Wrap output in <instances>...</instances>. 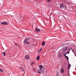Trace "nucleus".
Masks as SVG:
<instances>
[{"label": "nucleus", "mask_w": 76, "mask_h": 76, "mask_svg": "<svg viewBox=\"0 0 76 76\" xmlns=\"http://www.w3.org/2000/svg\"><path fill=\"white\" fill-rule=\"evenodd\" d=\"M15 45L16 46H17V47H19V45L18 43H15Z\"/></svg>", "instance_id": "obj_15"}, {"label": "nucleus", "mask_w": 76, "mask_h": 76, "mask_svg": "<svg viewBox=\"0 0 76 76\" xmlns=\"http://www.w3.org/2000/svg\"><path fill=\"white\" fill-rule=\"evenodd\" d=\"M39 67L40 69V70H42V68H43V66L42 65H39Z\"/></svg>", "instance_id": "obj_7"}, {"label": "nucleus", "mask_w": 76, "mask_h": 76, "mask_svg": "<svg viewBox=\"0 0 76 76\" xmlns=\"http://www.w3.org/2000/svg\"><path fill=\"white\" fill-rule=\"evenodd\" d=\"M8 24V23L7 22H4V25H7Z\"/></svg>", "instance_id": "obj_13"}, {"label": "nucleus", "mask_w": 76, "mask_h": 76, "mask_svg": "<svg viewBox=\"0 0 76 76\" xmlns=\"http://www.w3.org/2000/svg\"><path fill=\"white\" fill-rule=\"evenodd\" d=\"M59 57H60V56H59Z\"/></svg>", "instance_id": "obj_27"}, {"label": "nucleus", "mask_w": 76, "mask_h": 76, "mask_svg": "<svg viewBox=\"0 0 76 76\" xmlns=\"http://www.w3.org/2000/svg\"><path fill=\"white\" fill-rule=\"evenodd\" d=\"M47 0V1H48V0Z\"/></svg>", "instance_id": "obj_29"}, {"label": "nucleus", "mask_w": 76, "mask_h": 76, "mask_svg": "<svg viewBox=\"0 0 76 76\" xmlns=\"http://www.w3.org/2000/svg\"><path fill=\"white\" fill-rule=\"evenodd\" d=\"M0 72H3V70L1 69H0Z\"/></svg>", "instance_id": "obj_18"}, {"label": "nucleus", "mask_w": 76, "mask_h": 76, "mask_svg": "<svg viewBox=\"0 0 76 76\" xmlns=\"http://www.w3.org/2000/svg\"><path fill=\"white\" fill-rule=\"evenodd\" d=\"M52 0H48V2H50Z\"/></svg>", "instance_id": "obj_20"}, {"label": "nucleus", "mask_w": 76, "mask_h": 76, "mask_svg": "<svg viewBox=\"0 0 76 76\" xmlns=\"http://www.w3.org/2000/svg\"><path fill=\"white\" fill-rule=\"evenodd\" d=\"M65 57H67V56H66V55L65 54Z\"/></svg>", "instance_id": "obj_21"}, {"label": "nucleus", "mask_w": 76, "mask_h": 76, "mask_svg": "<svg viewBox=\"0 0 76 76\" xmlns=\"http://www.w3.org/2000/svg\"><path fill=\"white\" fill-rule=\"evenodd\" d=\"M72 51L73 52V53H74V51H73V50H72Z\"/></svg>", "instance_id": "obj_24"}, {"label": "nucleus", "mask_w": 76, "mask_h": 76, "mask_svg": "<svg viewBox=\"0 0 76 76\" xmlns=\"http://www.w3.org/2000/svg\"><path fill=\"white\" fill-rule=\"evenodd\" d=\"M67 53H68V54H69V53H70V52H67Z\"/></svg>", "instance_id": "obj_22"}, {"label": "nucleus", "mask_w": 76, "mask_h": 76, "mask_svg": "<svg viewBox=\"0 0 76 76\" xmlns=\"http://www.w3.org/2000/svg\"><path fill=\"white\" fill-rule=\"evenodd\" d=\"M32 64H34V62H33V63H32Z\"/></svg>", "instance_id": "obj_23"}, {"label": "nucleus", "mask_w": 76, "mask_h": 76, "mask_svg": "<svg viewBox=\"0 0 76 76\" xmlns=\"http://www.w3.org/2000/svg\"><path fill=\"white\" fill-rule=\"evenodd\" d=\"M66 58V59H67L68 61V60H69V57H68V56H66V57H65Z\"/></svg>", "instance_id": "obj_19"}, {"label": "nucleus", "mask_w": 76, "mask_h": 76, "mask_svg": "<svg viewBox=\"0 0 76 76\" xmlns=\"http://www.w3.org/2000/svg\"><path fill=\"white\" fill-rule=\"evenodd\" d=\"M75 56L76 57V56Z\"/></svg>", "instance_id": "obj_31"}, {"label": "nucleus", "mask_w": 76, "mask_h": 76, "mask_svg": "<svg viewBox=\"0 0 76 76\" xmlns=\"http://www.w3.org/2000/svg\"><path fill=\"white\" fill-rule=\"evenodd\" d=\"M41 50H42V48H40L38 51L39 53H41Z\"/></svg>", "instance_id": "obj_12"}, {"label": "nucleus", "mask_w": 76, "mask_h": 76, "mask_svg": "<svg viewBox=\"0 0 76 76\" xmlns=\"http://www.w3.org/2000/svg\"><path fill=\"white\" fill-rule=\"evenodd\" d=\"M25 58L26 60H29V55H26Z\"/></svg>", "instance_id": "obj_4"}, {"label": "nucleus", "mask_w": 76, "mask_h": 76, "mask_svg": "<svg viewBox=\"0 0 76 76\" xmlns=\"http://www.w3.org/2000/svg\"><path fill=\"white\" fill-rule=\"evenodd\" d=\"M29 39H30V38H26L24 41V43L25 44H30L29 42H28L29 40Z\"/></svg>", "instance_id": "obj_1"}, {"label": "nucleus", "mask_w": 76, "mask_h": 76, "mask_svg": "<svg viewBox=\"0 0 76 76\" xmlns=\"http://www.w3.org/2000/svg\"><path fill=\"white\" fill-rule=\"evenodd\" d=\"M31 66H32V65H31Z\"/></svg>", "instance_id": "obj_28"}, {"label": "nucleus", "mask_w": 76, "mask_h": 76, "mask_svg": "<svg viewBox=\"0 0 76 76\" xmlns=\"http://www.w3.org/2000/svg\"><path fill=\"white\" fill-rule=\"evenodd\" d=\"M65 54H67V53H65Z\"/></svg>", "instance_id": "obj_25"}, {"label": "nucleus", "mask_w": 76, "mask_h": 76, "mask_svg": "<svg viewBox=\"0 0 76 76\" xmlns=\"http://www.w3.org/2000/svg\"><path fill=\"white\" fill-rule=\"evenodd\" d=\"M70 67H71V64H69L68 65V67L69 69H70Z\"/></svg>", "instance_id": "obj_16"}, {"label": "nucleus", "mask_w": 76, "mask_h": 76, "mask_svg": "<svg viewBox=\"0 0 76 76\" xmlns=\"http://www.w3.org/2000/svg\"><path fill=\"white\" fill-rule=\"evenodd\" d=\"M42 72V69H39L37 72L38 73H41Z\"/></svg>", "instance_id": "obj_6"}, {"label": "nucleus", "mask_w": 76, "mask_h": 76, "mask_svg": "<svg viewBox=\"0 0 76 76\" xmlns=\"http://www.w3.org/2000/svg\"><path fill=\"white\" fill-rule=\"evenodd\" d=\"M1 23L2 25H4V22H1Z\"/></svg>", "instance_id": "obj_17"}, {"label": "nucleus", "mask_w": 76, "mask_h": 76, "mask_svg": "<svg viewBox=\"0 0 76 76\" xmlns=\"http://www.w3.org/2000/svg\"><path fill=\"white\" fill-rule=\"evenodd\" d=\"M19 69L21 70H22L23 72H25V69L24 68L22 67L19 66Z\"/></svg>", "instance_id": "obj_2"}, {"label": "nucleus", "mask_w": 76, "mask_h": 76, "mask_svg": "<svg viewBox=\"0 0 76 76\" xmlns=\"http://www.w3.org/2000/svg\"><path fill=\"white\" fill-rule=\"evenodd\" d=\"M35 31L36 32H39L40 31V29L38 28H36L35 29Z\"/></svg>", "instance_id": "obj_5"}, {"label": "nucleus", "mask_w": 76, "mask_h": 76, "mask_svg": "<svg viewBox=\"0 0 76 76\" xmlns=\"http://www.w3.org/2000/svg\"><path fill=\"white\" fill-rule=\"evenodd\" d=\"M61 73H64V70H63V69H61Z\"/></svg>", "instance_id": "obj_14"}, {"label": "nucleus", "mask_w": 76, "mask_h": 76, "mask_svg": "<svg viewBox=\"0 0 76 76\" xmlns=\"http://www.w3.org/2000/svg\"><path fill=\"white\" fill-rule=\"evenodd\" d=\"M44 70H43V71H44Z\"/></svg>", "instance_id": "obj_30"}, {"label": "nucleus", "mask_w": 76, "mask_h": 76, "mask_svg": "<svg viewBox=\"0 0 76 76\" xmlns=\"http://www.w3.org/2000/svg\"><path fill=\"white\" fill-rule=\"evenodd\" d=\"M63 50H64V52H66V50H69V48H68V47H65L64 48Z\"/></svg>", "instance_id": "obj_3"}, {"label": "nucleus", "mask_w": 76, "mask_h": 76, "mask_svg": "<svg viewBox=\"0 0 76 76\" xmlns=\"http://www.w3.org/2000/svg\"><path fill=\"white\" fill-rule=\"evenodd\" d=\"M45 42H42V46H44V45H45Z\"/></svg>", "instance_id": "obj_9"}, {"label": "nucleus", "mask_w": 76, "mask_h": 76, "mask_svg": "<svg viewBox=\"0 0 76 76\" xmlns=\"http://www.w3.org/2000/svg\"><path fill=\"white\" fill-rule=\"evenodd\" d=\"M37 60H39V56H38L36 58Z\"/></svg>", "instance_id": "obj_10"}, {"label": "nucleus", "mask_w": 76, "mask_h": 76, "mask_svg": "<svg viewBox=\"0 0 76 76\" xmlns=\"http://www.w3.org/2000/svg\"><path fill=\"white\" fill-rule=\"evenodd\" d=\"M60 7L61 8H63L64 7V5L63 4H60Z\"/></svg>", "instance_id": "obj_8"}, {"label": "nucleus", "mask_w": 76, "mask_h": 76, "mask_svg": "<svg viewBox=\"0 0 76 76\" xmlns=\"http://www.w3.org/2000/svg\"><path fill=\"white\" fill-rule=\"evenodd\" d=\"M2 54H3L4 57L6 56V53L5 52H3Z\"/></svg>", "instance_id": "obj_11"}, {"label": "nucleus", "mask_w": 76, "mask_h": 76, "mask_svg": "<svg viewBox=\"0 0 76 76\" xmlns=\"http://www.w3.org/2000/svg\"><path fill=\"white\" fill-rule=\"evenodd\" d=\"M56 76H58V75H57Z\"/></svg>", "instance_id": "obj_26"}]
</instances>
